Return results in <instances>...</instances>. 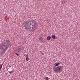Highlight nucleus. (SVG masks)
Instances as JSON below:
<instances>
[{
	"label": "nucleus",
	"instance_id": "nucleus-1",
	"mask_svg": "<svg viewBox=\"0 0 80 80\" xmlns=\"http://www.w3.org/2000/svg\"><path fill=\"white\" fill-rule=\"evenodd\" d=\"M37 22L35 20H31L28 21L27 27H25V29L27 31H31L33 32L37 29Z\"/></svg>",
	"mask_w": 80,
	"mask_h": 80
},
{
	"label": "nucleus",
	"instance_id": "nucleus-2",
	"mask_svg": "<svg viewBox=\"0 0 80 80\" xmlns=\"http://www.w3.org/2000/svg\"><path fill=\"white\" fill-rule=\"evenodd\" d=\"M1 47L2 49V51H1V53L3 54L5 53V52L7 51V50L8 49V46L5 45L4 44H3L1 45Z\"/></svg>",
	"mask_w": 80,
	"mask_h": 80
},
{
	"label": "nucleus",
	"instance_id": "nucleus-3",
	"mask_svg": "<svg viewBox=\"0 0 80 80\" xmlns=\"http://www.w3.org/2000/svg\"><path fill=\"white\" fill-rule=\"evenodd\" d=\"M63 68L62 66H58L57 67L55 68L54 70L56 73H60L62 71Z\"/></svg>",
	"mask_w": 80,
	"mask_h": 80
},
{
	"label": "nucleus",
	"instance_id": "nucleus-4",
	"mask_svg": "<svg viewBox=\"0 0 80 80\" xmlns=\"http://www.w3.org/2000/svg\"><path fill=\"white\" fill-rule=\"evenodd\" d=\"M3 44H4L6 45L9 47L10 45V41L9 40V39H7L6 40H4Z\"/></svg>",
	"mask_w": 80,
	"mask_h": 80
},
{
	"label": "nucleus",
	"instance_id": "nucleus-5",
	"mask_svg": "<svg viewBox=\"0 0 80 80\" xmlns=\"http://www.w3.org/2000/svg\"><path fill=\"white\" fill-rule=\"evenodd\" d=\"M26 60H27V61H28V60H29V58H28V55L27 54L26 55Z\"/></svg>",
	"mask_w": 80,
	"mask_h": 80
},
{
	"label": "nucleus",
	"instance_id": "nucleus-6",
	"mask_svg": "<svg viewBox=\"0 0 80 80\" xmlns=\"http://www.w3.org/2000/svg\"><path fill=\"white\" fill-rule=\"evenodd\" d=\"M60 64L59 62H56V63H55L54 64V65L56 67H57V66H58V65H60Z\"/></svg>",
	"mask_w": 80,
	"mask_h": 80
},
{
	"label": "nucleus",
	"instance_id": "nucleus-7",
	"mask_svg": "<svg viewBox=\"0 0 80 80\" xmlns=\"http://www.w3.org/2000/svg\"><path fill=\"white\" fill-rule=\"evenodd\" d=\"M51 39V37L50 36H48L47 37V40H50Z\"/></svg>",
	"mask_w": 80,
	"mask_h": 80
},
{
	"label": "nucleus",
	"instance_id": "nucleus-8",
	"mask_svg": "<svg viewBox=\"0 0 80 80\" xmlns=\"http://www.w3.org/2000/svg\"><path fill=\"white\" fill-rule=\"evenodd\" d=\"M21 50H22V48H19L18 50V53H19V52H20V51H21Z\"/></svg>",
	"mask_w": 80,
	"mask_h": 80
},
{
	"label": "nucleus",
	"instance_id": "nucleus-9",
	"mask_svg": "<svg viewBox=\"0 0 80 80\" xmlns=\"http://www.w3.org/2000/svg\"><path fill=\"white\" fill-rule=\"evenodd\" d=\"M39 40L40 41H41V42H43V38L42 37H40L39 38Z\"/></svg>",
	"mask_w": 80,
	"mask_h": 80
},
{
	"label": "nucleus",
	"instance_id": "nucleus-10",
	"mask_svg": "<svg viewBox=\"0 0 80 80\" xmlns=\"http://www.w3.org/2000/svg\"><path fill=\"white\" fill-rule=\"evenodd\" d=\"M52 38L53 39H55V38H56V36H55V35H52Z\"/></svg>",
	"mask_w": 80,
	"mask_h": 80
},
{
	"label": "nucleus",
	"instance_id": "nucleus-11",
	"mask_svg": "<svg viewBox=\"0 0 80 80\" xmlns=\"http://www.w3.org/2000/svg\"><path fill=\"white\" fill-rule=\"evenodd\" d=\"M2 65H3V64H2L0 65V71H1V70H2Z\"/></svg>",
	"mask_w": 80,
	"mask_h": 80
},
{
	"label": "nucleus",
	"instance_id": "nucleus-12",
	"mask_svg": "<svg viewBox=\"0 0 80 80\" xmlns=\"http://www.w3.org/2000/svg\"><path fill=\"white\" fill-rule=\"evenodd\" d=\"M14 71H12L11 72V71H8L9 73H10V74H12V72H13Z\"/></svg>",
	"mask_w": 80,
	"mask_h": 80
},
{
	"label": "nucleus",
	"instance_id": "nucleus-13",
	"mask_svg": "<svg viewBox=\"0 0 80 80\" xmlns=\"http://www.w3.org/2000/svg\"><path fill=\"white\" fill-rule=\"evenodd\" d=\"M46 80H48V79H50V78H48V77H46Z\"/></svg>",
	"mask_w": 80,
	"mask_h": 80
},
{
	"label": "nucleus",
	"instance_id": "nucleus-14",
	"mask_svg": "<svg viewBox=\"0 0 80 80\" xmlns=\"http://www.w3.org/2000/svg\"><path fill=\"white\" fill-rule=\"evenodd\" d=\"M16 55H17V56H19V54H18V53H15Z\"/></svg>",
	"mask_w": 80,
	"mask_h": 80
}]
</instances>
